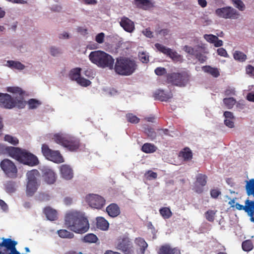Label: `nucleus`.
Masks as SVG:
<instances>
[{"label": "nucleus", "mask_w": 254, "mask_h": 254, "mask_svg": "<svg viewBox=\"0 0 254 254\" xmlns=\"http://www.w3.org/2000/svg\"><path fill=\"white\" fill-rule=\"evenodd\" d=\"M155 47L158 51L168 56L173 61H178L180 58V56L176 51H174L162 44L156 43Z\"/></svg>", "instance_id": "4468645a"}, {"label": "nucleus", "mask_w": 254, "mask_h": 254, "mask_svg": "<svg viewBox=\"0 0 254 254\" xmlns=\"http://www.w3.org/2000/svg\"><path fill=\"white\" fill-rule=\"evenodd\" d=\"M210 193L212 198L216 199L221 194V191L218 189H214L210 190Z\"/></svg>", "instance_id": "5fc2aeb1"}, {"label": "nucleus", "mask_w": 254, "mask_h": 254, "mask_svg": "<svg viewBox=\"0 0 254 254\" xmlns=\"http://www.w3.org/2000/svg\"><path fill=\"white\" fill-rule=\"evenodd\" d=\"M17 242L9 238H2L0 243V254H19L16 249Z\"/></svg>", "instance_id": "1a4fd4ad"}, {"label": "nucleus", "mask_w": 254, "mask_h": 254, "mask_svg": "<svg viewBox=\"0 0 254 254\" xmlns=\"http://www.w3.org/2000/svg\"><path fill=\"white\" fill-rule=\"evenodd\" d=\"M242 247L245 252H249L253 248V244L250 240H246L242 243Z\"/></svg>", "instance_id": "a19ab883"}, {"label": "nucleus", "mask_w": 254, "mask_h": 254, "mask_svg": "<svg viewBox=\"0 0 254 254\" xmlns=\"http://www.w3.org/2000/svg\"><path fill=\"white\" fill-rule=\"evenodd\" d=\"M0 151L2 153L8 155L24 165L33 167L37 165L39 163L38 158L35 155L25 149L0 145Z\"/></svg>", "instance_id": "f257e3e1"}, {"label": "nucleus", "mask_w": 254, "mask_h": 254, "mask_svg": "<svg viewBox=\"0 0 254 254\" xmlns=\"http://www.w3.org/2000/svg\"><path fill=\"white\" fill-rule=\"evenodd\" d=\"M106 212L111 217H117L121 213L120 208L116 203H111L106 207Z\"/></svg>", "instance_id": "a211bd4d"}, {"label": "nucleus", "mask_w": 254, "mask_h": 254, "mask_svg": "<svg viewBox=\"0 0 254 254\" xmlns=\"http://www.w3.org/2000/svg\"><path fill=\"white\" fill-rule=\"evenodd\" d=\"M157 149V147L155 145L150 143H145L141 147V150L146 153H154Z\"/></svg>", "instance_id": "bb28decb"}, {"label": "nucleus", "mask_w": 254, "mask_h": 254, "mask_svg": "<svg viewBox=\"0 0 254 254\" xmlns=\"http://www.w3.org/2000/svg\"><path fill=\"white\" fill-rule=\"evenodd\" d=\"M204 38L207 42L210 43H214L215 41V40L218 39V37L212 34H205Z\"/></svg>", "instance_id": "603ef678"}, {"label": "nucleus", "mask_w": 254, "mask_h": 254, "mask_svg": "<svg viewBox=\"0 0 254 254\" xmlns=\"http://www.w3.org/2000/svg\"><path fill=\"white\" fill-rule=\"evenodd\" d=\"M60 171L62 177L66 180H70L73 177L72 169L67 165H63L61 167Z\"/></svg>", "instance_id": "6ab92c4d"}, {"label": "nucleus", "mask_w": 254, "mask_h": 254, "mask_svg": "<svg viewBox=\"0 0 254 254\" xmlns=\"http://www.w3.org/2000/svg\"><path fill=\"white\" fill-rule=\"evenodd\" d=\"M96 227L102 231H107L109 227V223L104 217L99 216L96 218Z\"/></svg>", "instance_id": "aec40b11"}, {"label": "nucleus", "mask_w": 254, "mask_h": 254, "mask_svg": "<svg viewBox=\"0 0 254 254\" xmlns=\"http://www.w3.org/2000/svg\"><path fill=\"white\" fill-rule=\"evenodd\" d=\"M197 49V47L192 48L189 46H185L184 47V50L187 53L193 56L194 55V54H195V53Z\"/></svg>", "instance_id": "6e6d98bb"}, {"label": "nucleus", "mask_w": 254, "mask_h": 254, "mask_svg": "<svg viewBox=\"0 0 254 254\" xmlns=\"http://www.w3.org/2000/svg\"><path fill=\"white\" fill-rule=\"evenodd\" d=\"M26 177V194L28 196H32L37 191L40 185V181L39 180L40 174L37 170L33 169L27 172Z\"/></svg>", "instance_id": "423d86ee"}, {"label": "nucleus", "mask_w": 254, "mask_h": 254, "mask_svg": "<svg viewBox=\"0 0 254 254\" xmlns=\"http://www.w3.org/2000/svg\"><path fill=\"white\" fill-rule=\"evenodd\" d=\"M234 6L241 11H243L245 9V5L241 0H231Z\"/></svg>", "instance_id": "de8ad7c7"}, {"label": "nucleus", "mask_w": 254, "mask_h": 254, "mask_svg": "<svg viewBox=\"0 0 254 254\" xmlns=\"http://www.w3.org/2000/svg\"><path fill=\"white\" fill-rule=\"evenodd\" d=\"M105 38V34L104 33L101 32L98 34L95 37V41L99 44H102L104 42Z\"/></svg>", "instance_id": "4d7b16f0"}, {"label": "nucleus", "mask_w": 254, "mask_h": 254, "mask_svg": "<svg viewBox=\"0 0 254 254\" xmlns=\"http://www.w3.org/2000/svg\"><path fill=\"white\" fill-rule=\"evenodd\" d=\"M148 176V178L150 179H156L157 177V174L156 172H154L152 171H148L147 172Z\"/></svg>", "instance_id": "338daca9"}, {"label": "nucleus", "mask_w": 254, "mask_h": 254, "mask_svg": "<svg viewBox=\"0 0 254 254\" xmlns=\"http://www.w3.org/2000/svg\"><path fill=\"white\" fill-rule=\"evenodd\" d=\"M86 200L90 206L92 208L100 209L105 204V199L102 196L98 194H89L86 196Z\"/></svg>", "instance_id": "f8f14e48"}, {"label": "nucleus", "mask_w": 254, "mask_h": 254, "mask_svg": "<svg viewBox=\"0 0 254 254\" xmlns=\"http://www.w3.org/2000/svg\"><path fill=\"white\" fill-rule=\"evenodd\" d=\"M58 234L59 237L62 238L71 239L74 237V234L72 232L65 229L58 231Z\"/></svg>", "instance_id": "4c0bfd02"}, {"label": "nucleus", "mask_w": 254, "mask_h": 254, "mask_svg": "<svg viewBox=\"0 0 254 254\" xmlns=\"http://www.w3.org/2000/svg\"><path fill=\"white\" fill-rule=\"evenodd\" d=\"M248 204H247V199L245 201V205H241L238 203H236L235 204L236 208L239 210H243L246 211V207H248Z\"/></svg>", "instance_id": "e2e57ef3"}, {"label": "nucleus", "mask_w": 254, "mask_h": 254, "mask_svg": "<svg viewBox=\"0 0 254 254\" xmlns=\"http://www.w3.org/2000/svg\"><path fill=\"white\" fill-rule=\"evenodd\" d=\"M53 139L70 151H76L80 147V140L74 136L57 133L54 135Z\"/></svg>", "instance_id": "39448f33"}, {"label": "nucleus", "mask_w": 254, "mask_h": 254, "mask_svg": "<svg viewBox=\"0 0 254 254\" xmlns=\"http://www.w3.org/2000/svg\"><path fill=\"white\" fill-rule=\"evenodd\" d=\"M65 224L69 229L79 234L86 232L89 227L88 219L76 211H70L66 214Z\"/></svg>", "instance_id": "f03ea898"}, {"label": "nucleus", "mask_w": 254, "mask_h": 254, "mask_svg": "<svg viewBox=\"0 0 254 254\" xmlns=\"http://www.w3.org/2000/svg\"><path fill=\"white\" fill-rule=\"evenodd\" d=\"M167 82L176 86H185L189 81V76L186 72H173L166 76Z\"/></svg>", "instance_id": "6e6552de"}, {"label": "nucleus", "mask_w": 254, "mask_h": 254, "mask_svg": "<svg viewBox=\"0 0 254 254\" xmlns=\"http://www.w3.org/2000/svg\"><path fill=\"white\" fill-rule=\"evenodd\" d=\"M204 186L200 184H197L196 182L193 183L192 190L198 194L202 193L204 191Z\"/></svg>", "instance_id": "09e8293b"}, {"label": "nucleus", "mask_w": 254, "mask_h": 254, "mask_svg": "<svg viewBox=\"0 0 254 254\" xmlns=\"http://www.w3.org/2000/svg\"><path fill=\"white\" fill-rule=\"evenodd\" d=\"M234 59L237 61L244 62L247 59V55L240 51H235L233 53Z\"/></svg>", "instance_id": "f704fd0d"}, {"label": "nucleus", "mask_w": 254, "mask_h": 254, "mask_svg": "<svg viewBox=\"0 0 254 254\" xmlns=\"http://www.w3.org/2000/svg\"><path fill=\"white\" fill-rule=\"evenodd\" d=\"M4 140L13 145H16L19 143V140L16 137H14L8 134L5 135Z\"/></svg>", "instance_id": "c03bdc74"}, {"label": "nucleus", "mask_w": 254, "mask_h": 254, "mask_svg": "<svg viewBox=\"0 0 254 254\" xmlns=\"http://www.w3.org/2000/svg\"><path fill=\"white\" fill-rule=\"evenodd\" d=\"M126 118L127 121L131 124H137L140 121V119L138 117L132 113L127 114L126 115Z\"/></svg>", "instance_id": "a18cd8bd"}, {"label": "nucleus", "mask_w": 254, "mask_h": 254, "mask_svg": "<svg viewBox=\"0 0 254 254\" xmlns=\"http://www.w3.org/2000/svg\"><path fill=\"white\" fill-rule=\"evenodd\" d=\"M247 194L250 196L254 193V179H251L249 181H247L245 186Z\"/></svg>", "instance_id": "473e14b6"}, {"label": "nucleus", "mask_w": 254, "mask_h": 254, "mask_svg": "<svg viewBox=\"0 0 254 254\" xmlns=\"http://www.w3.org/2000/svg\"><path fill=\"white\" fill-rule=\"evenodd\" d=\"M159 212L162 217L165 219H169L172 216V212L169 207H163L159 209Z\"/></svg>", "instance_id": "72a5a7b5"}, {"label": "nucleus", "mask_w": 254, "mask_h": 254, "mask_svg": "<svg viewBox=\"0 0 254 254\" xmlns=\"http://www.w3.org/2000/svg\"><path fill=\"white\" fill-rule=\"evenodd\" d=\"M116 248L124 254H132L133 253L132 244L127 237L119 240Z\"/></svg>", "instance_id": "ddd939ff"}, {"label": "nucleus", "mask_w": 254, "mask_h": 254, "mask_svg": "<svg viewBox=\"0 0 254 254\" xmlns=\"http://www.w3.org/2000/svg\"><path fill=\"white\" fill-rule=\"evenodd\" d=\"M7 90L9 92L18 95L19 97L16 96L17 99H19L22 98L23 101H24L23 96L25 92L22 90L21 88L18 87H9L7 88Z\"/></svg>", "instance_id": "c85d7f7f"}, {"label": "nucleus", "mask_w": 254, "mask_h": 254, "mask_svg": "<svg viewBox=\"0 0 254 254\" xmlns=\"http://www.w3.org/2000/svg\"><path fill=\"white\" fill-rule=\"evenodd\" d=\"M246 98L248 101L254 102V93L253 92L249 93L247 95Z\"/></svg>", "instance_id": "774afa93"}, {"label": "nucleus", "mask_w": 254, "mask_h": 254, "mask_svg": "<svg viewBox=\"0 0 254 254\" xmlns=\"http://www.w3.org/2000/svg\"><path fill=\"white\" fill-rule=\"evenodd\" d=\"M203 71L209 73L214 77H217L219 76V71L217 68L212 67L209 65L203 66L202 67Z\"/></svg>", "instance_id": "cd10ccee"}, {"label": "nucleus", "mask_w": 254, "mask_h": 254, "mask_svg": "<svg viewBox=\"0 0 254 254\" xmlns=\"http://www.w3.org/2000/svg\"><path fill=\"white\" fill-rule=\"evenodd\" d=\"M145 132L151 139L153 140L156 138V132L153 128L150 127L146 128H145Z\"/></svg>", "instance_id": "8fccbe9b"}, {"label": "nucleus", "mask_w": 254, "mask_h": 254, "mask_svg": "<svg viewBox=\"0 0 254 254\" xmlns=\"http://www.w3.org/2000/svg\"><path fill=\"white\" fill-rule=\"evenodd\" d=\"M198 61L201 63H204L206 60V57L200 51V47H197V49L193 55Z\"/></svg>", "instance_id": "ea45409f"}, {"label": "nucleus", "mask_w": 254, "mask_h": 254, "mask_svg": "<svg viewBox=\"0 0 254 254\" xmlns=\"http://www.w3.org/2000/svg\"><path fill=\"white\" fill-rule=\"evenodd\" d=\"M47 219L51 221H54L57 219V211L50 206L46 207L43 210Z\"/></svg>", "instance_id": "4be33fe9"}, {"label": "nucleus", "mask_w": 254, "mask_h": 254, "mask_svg": "<svg viewBox=\"0 0 254 254\" xmlns=\"http://www.w3.org/2000/svg\"><path fill=\"white\" fill-rule=\"evenodd\" d=\"M0 166L7 177L10 178L17 177V168L12 161L8 159H4L1 161Z\"/></svg>", "instance_id": "9d476101"}, {"label": "nucleus", "mask_w": 254, "mask_h": 254, "mask_svg": "<svg viewBox=\"0 0 254 254\" xmlns=\"http://www.w3.org/2000/svg\"><path fill=\"white\" fill-rule=\"evenodd\" d=\"M223 102L228 108L231 109L235 104L236 101L233 98H226L223 99Z\"/></svg>", "instance_id": "49530a36"}, {"label": "nucleus", "mask_w": 254, "mask_h": 254, "mask_svg": "<svg viewBox=\"0 0 254 254\" xmlns=\"http://www.w3.org/2000/svg\"><path fill=\"white\" fill-rule=\"evenodd\" d=\"M153 97L155 99L166 102L173 97V94L171 91L165 92L163 90L158 89L154 92Z\"/></svg>", "instance_id": "dca6fc26"}, {"label": "nucleus", "mask_w": 254, "mask_h": 254, "mask_svg": "<svg viewBox=\"0 0 254 254\" xmlns=\"http://www.w3.org/2000/svg\"><path fill=\"white\" fill-rule=\"evenodd\" d=\"M6 65L11 69H16L18 70H23L25 68V65L18 61L9 60L7 61Z\"/></svg>", "instance_id": "a878e982"}, {"label": "nucleus", "mask_w": 254, "mask_h": 254, "mask_svg": "<svg viewBox=\"0 0 254 254\" xmlns=\"http://www.w3.org/2000/svg\"><path fill=\"white\" fill-rule=\"evenodd\" d=\"M26 102L22 98L17 99V97H12L7 93H0V106L6 109H12L16 107L19 109L24 108Z\"/></svg>", "instance_id": "0eeeda50"}, {"label": "nucleus", "mask_w": 254, "mask_h": 254, "mask_svg": "<svg viewBox=\"0 0 254 254\" xmlns=\"http://www.w3.org/2000/svg\"><path fill=\"white\" fill-rule=\"evenodd\" d=\"M53 150L51 149L48 145L44 144L42 146V152L43 155L46 158H48L50 156Z\"/></svg>", "instance_id": "37998d69"}, {"label": "nucleus", "mask_w": 254, "mask_h": 254, "mask_svg": "<svg viewBox=\"0 0 254 254\" xmlns=\"http://www.w3.org/2000/svg\"><path fill=\"white\" fill-rule=\"evenodd\" d=\"M246 73L251 76H254V66L248 65L246 68Z\"/></svg>", "instance_id": "680f3d73"}, {"label": "nucleus", "mask_w": 254, "mask_h": 254, "mask_svg": "<svg viewBox=\"0 0 254 254\" xmlns=\"http://www.w3.org/2000/svg\"><path fill=\"white\" fill-rule=\"evenodd\" d=\"M48 159L56 163H61L64 162V159L59 151L53 150Z\"/></svg>", "instance_id": "5701e85b"}, {"label": "nucleus", "mask_w": 254, "mask_h": 254, "mask_svg": "<svg viewBox=\"0 0 254 254\" xmlns=\"http://www.w3.org/2000/svg\"><path fill=\"white\" fill-rule=\"evenodd\" d=\"M98 240V239L96 235L92 233L86 234L83 239V242L88 243H95Z\"/></svg>", "instance_id": "e433bc0d"}, {"label": "nucleus", "mask_w": 254, "mask_h": 254, "mask_svg": "<svg viewBox=\"0 0 254 254\" xmlns=\"http://www.w3.org/2000/svg\"><path fill=\"white\" fill-rule=\"evenodd\" d=\"M217 52L218 55H219L222 57H228V55L227 53V51L223 48H220L218 49L217 50Z\"/></svg>", "instance_id": "052dcab7"}, {"label": "nucleus", "mask_w": 254, "mask_h": 254, "mask_svg": "<svg viewBox=\"0 0 254 254\" xmlns=\"http://www.w3.org/2000/svg\"><path fill=\"white\" fill-rule=\"evenodd\" d=\"M154 72L156 75L162 76L167 73V70L164 67H158L155 69Z\"/></svg>", "instance_id": "864d4df0"}, {"label": "nucleus", "mask_w": 254, "mask_h": 254, "mask_svg": "<svg viewBox=\"0 0 254 254\" xmlns=\"http://www.w3.org/2000/svg\"><path fill=\"white\" fill-rule=\"evenodd\" d=\"M158 254H181L180 250L177 248H172L169 245H165L160 247Z\"/></svg>", "instance_id": "f3484780"}, {"label": "nucleus", "mask_w": 254, "mask_h": 254, "mask_svg": "<svg viewBox=\"0 0 254 254\" xmlns=\"http://www.w3.org/2000/svg\"><path fill=\"white\" fill-rule=\"evenodd\" d=\"M45 181L48 184H53L56 182V174L50 169L47 170L44 174Z\"/></svg>", "instance_id": "412c9836"}, {"label": "nucleus", "mask_w": 254, "mask_h": 254, "mask_svg": "<svg viewBox=\"0 0 254 254\" xmlns=\"http://www.w3.org/2000/svg\"><path fill=\"white\" fill-rule=\"evenodd\" d=\"M90 61L98 66L112 69L114 67V59L106 52L98 50L91 52L89 55Z\"/></svg>", "instance_id": "7ed1b4c3"}, {"label": "nucleus", "mask_w": 254, "mask_h": 254, "mask_svg": "<svg viewBox=\"0 0 254 254\" xmlns=\"http://www.w3.org/2000/svg\"><path fill=\"white\" fill-rule=\"evenodd\" d=\"M120 25L125 31L128 33H132L135 29L134 22L125 16L121 18Z\"/></svg>", "instance_id": "2eb2a0df"}, {"label": "nucleus", "mask_w": 254, "mask_h": 254, "mask_svg": "<svg viewBox=\"0 0 254 254\" xmlns=\"http://www.w3.org/2000/svg\"><path fill=\"white\" fill-rule=\"evenodd\" d=\"M179 156L183 158L184 161H189L192 159V153L189 147H185L179 152Z\"/></svg>", "instance_id": "b1692460"}, {"label": "nucleus", "mask_w": 254, "mask_h": 254, "mask_svg": "<svg viewBox=\"0 0 254 254\" xmlns=\"http://www.w3.org/2000/svg\"><path fill=\"white\" fill-rule=\"evenodd\" d=\"M139 58L143 63H147L149 61V57L144 53H140L139 55Z\"/></svg>", "instance_id": "13d9d810"}, {"label": "nucleus", "mask_w": 254, "mask_h": 254, "mask_svg": "<svg viewBox=\"0 0 254 254\" xmlns=\"http://www.w3.org/2000/svg\"><path fill=\"white\" fill-rule=\"evenodd\" d=\"M135 243L140 248V251L143 254L148 247V244L144 239L141 237L137 238L135 240Z\"/></svg>", "instance_id": "c756f323"}, {"label": "nucleus", "mask_w": 254, "mask_h": 254, "mask_svg": "<svg viewBox=\"0 0 254 254\" xmlns=\"http://www.w3.org/2000/svg\"><path fill=\"white\" fill-rule=\"evenodd\" d=\"M226 96H231L235 95V88L228 87L224 92Z\"/></svg>", "instance_id": "bf43d9fd"}, {"label": "nucleus", "mask_w": 254, "mask_h": 254, "mask_svg": "<svg viewBox=\"0 0 254 254\" xmlns=\"http://www.w3.org/2000/svg\"><path fill=\"white\" fill-rule=\"evenodd\" d=\"M207 176L203 174H198L196 176L195 182L197 184L205 187L207 184Z\"/></svg>", "instance_id": "7c9ffc66"}, {"label": "nucleus", "mask_w": 254, "mask_h": 254, "mask_svg": "<svg viewBox=\"0 0 254 254\" xmlns=\"http://www.w3.org/2000/svg\"><path fill=\"white\" fill-rule=\"evenodd\" d=\"M76 82L81 86L84 87H87L90 85L91 83V82L90 80L83 77H81V76L79 77Z\"/></svg>", "instance_id": "3c124183"}, {"label": "nucleus", "mask_w": 254, "mask_h": 254, "mask_svg": "<svg viewBox=\"0 0 254 254\" xmlns=\"http://www.w3.org/2000/svg\"><path fill=\"white\" fill-rule=\"evenodd\" d=\"M6 192L9 193H13L16 189V183L13 181H8L4 185Z\"/></svg>", "instance_id": "c9c22d12"}, {"label": "nucleus", "mask_w": 254, "mask_h": 254, "mask_svg": "<svg viewBox=\"0 0 254 254\" xmlns=\"http://www.w3.org/2000/svg\"><path fill=\"white\" fill-rule=\"evenodd\" d=\"M27 103L30 109H36L41 104L40 101L35 99H29Z\"/></svg>", "instance_id": "79ce46f5"}, {"label": "nucleus", "mask_w": 254, "mask_h": 254, "mask_svg": "<svg viewBox=\"0 0 254 254\" xmlns=\"http://www.w3.org/2000/svg\"><path fill=\"white\" fill-rule=\"evenodd\" d=\"M137 65L134 61L126 57L117 59L114 70L116 73L123 76H129L135 70Z\"/></svg>", "instance_id": "20e7f679"}, {"label": "nucleus", "mask_w": 254, "mask_h": 254, "mask_svg": "<svg viewBox=\"0 0 254 254\" xmlns=\"http://www.w3.org/2000/svg\"><path fill=\"white\" fill-rule=\"evenodd\" d=\"M50 52L52 56H56L58 54L61 53V51L58 48H56L55 47H51L50 49Z\"/></svg>", "instance_id": "0e129e2a"}, {"label": "nucleus", "mask_w": 254, "mask_h": 254, "mask_svg": "<svg viewBox=\"0 0 254 254\" xmlns=\"http://www.w3.org/2000/svg\"><path fill=\"white\" fill-rule=\"evenodd\" d=\"M217 210H208L205 212L204 215L206 220L210 222H213L215 219V216Z\"/></svg>", "instance_id": "58836bf2"}, {"label": "nucleus", "mask_w": 254, "mask_h": 254, "mask_svg": "<svg viewBox=\"0 0 254 254\" xmlns=\"http://www.w3.org/2000/svg\"><path fill=\"white\" fill-rule=\"evenodd\" d=\"M81 68L76 67L71 69L69 72V77L73 81H77L81 75Z\"/></svg>", "instance_id": "393cba45"}, {"label": "nucleus", "mask_w": 254, "mask_h": 254, "mask_svg": "<svg viewBox=\"0 0 254 254\" xmlns=\"http://www.w3.org/2000/svg\"><path fill=\"white\" fill-rule=\"evenodd\" d=\"M247 204H248V207H246L245 212L247 213L251 218L254 217V201L247 199Z\"/></svg>", "instance_id": "2f4dec72"}, {"label": "nucleus", "mask_w": 254, "mask_h": 254, "mask_svg": "<svg viewBox=\"0 0 254 254\" xmlns=\"http://www.w3.org/2000/svg\"><path fill=\"white\" fill-rule=\"evenodd\" d=\"M215 13L217 16L224 19H236L240 15L239 13L231 6L217 8L215 10Z\"/></svg>", "instance_id": "9b49d317"}, {"label": "nucleus", "mask_w": 254, "mask_h": 254, "mask_svg": "<svg viewBox=\"0 0 254 254\" xmlns=\"http://www.w3.org/2000/svg\"><path fill=\"white\" fill-rule=\"evenodd\" d=\"M143 34L148 38L153 37V33L150 31L149 28H146L142 32Z\"/></svg>", "instance_id": "69168bd1"}]
</instances>
